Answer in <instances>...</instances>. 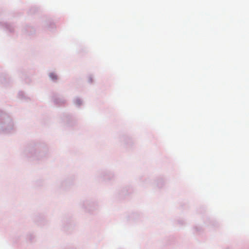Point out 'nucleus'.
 I'll list each match as a JSON object with an SVG mask.
<instances>
[{
  "label": "nucleus",
  "instance_id": "f257e3e1",
  "mask_svg": "<svg viewBox=\"0 0 249 249\" xmlns=\"http://www.w3.org/2000/svg\"><path fill=\"white\" fill-rule=\"evenodd\" d=\"M50 77L52 79H57V76L56 75L54 74V73H51L50 74Z\"/></svg>",
  "mask_w": 249,
  "mask_h": 249
}]
</instances>
